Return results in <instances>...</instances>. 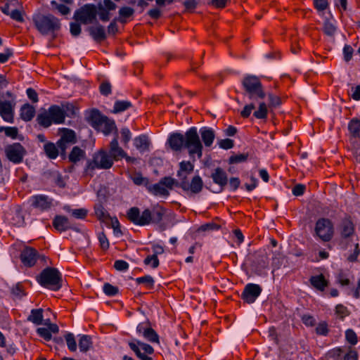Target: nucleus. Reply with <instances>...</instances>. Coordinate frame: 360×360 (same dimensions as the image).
<instances>
[{
    "instance_id": "1",
    "label": "nucleus",
    "mask_w": 360,
    "mask_h": 360,
    "mask_svg": "<svg viewBox=\"0 0 360 360\" xmlns=\"http://www.w3.org/2000/svg\"><path fill=\"white\" fill-rule=\"evenodd\" d=\"M340 235L339 245L342 250L351 252L347 256L349 262H355L360 253L359 238L354 224L349 219H344L338 228Z\"/></svg>"
},
{
    "instance_id": "2",
    "label": "nucleus",
    "mask_w": 360,
    "mask_h": 360,
    "mask_svg": "<svg viewBox=\"0 0 360 360\" xmlns=\"http://www.w3.org/2000/svg\"><path fill=\"white\" fill-rule=\"evenodd\" d=\"M165 214V210L160 207H154L152 210L145 209L143 212L139 207H133L127 211V217L134 224L144 226L160 223Z\"/></svg>"
},
{
    "instance_id": "3",
    "label": "nucleus",
    "mask_w": 360,
    "mask_h": 360,
    "mask_svg": "<svg viewBox=\"0 0 360 360\" xmlns=\"http://www.w3.org/2000/svg\"><path fill=\"white\" fill-rule=\"evenodd\" d=\"M242 85L244 89V94L252 101H259L264 98L266 94L262 84L258 77L248 75L243 78Z\"/></svg>"
},
{
    "instance_id": "4",
    "label": "nucleus",
    "mask_w": 360,
    "mask_h": 360,
    "mask_svg": "<svg viewBox=\"0 0 360 360\" xmlns=\"http://www.w3.org/2000/svg\"><path fill=\"white\" fill-rule=\"evenodd\" d=\"M185 145L184 148L188 150L189 156L195 161V155H196L198 159L202 156L203 146L200 141L199 134L196 127H191L188 129L185 134Z\"/></svg>"
},
{
    "instance_id": "5",
    "label": "nucleus",
    "mask_w": 360,
    "mask_h": 360,
    "mask_svg": "<svg viewBox=\"0 0 360 360\" xmlns=\"http://www.w3.org/2000/svg\"><path fill=\"white\" fill-rule=\"evenodd\" d=\"M37 281L44 288L58 290L62 286V274L57 269L48 267L41 272Z\"/></svg>"
},
{
    "instance_id": "6",
    "label": "nucleus",
    "mask_w": 360,
    "mask_h": 360,
    "mask_svg": "<svg viewBox=\"0 0 360 360\" xmlns=\"http://www.w3.org/2000/svg\"><path fill=\"white\" fill-rule=\"evenodd\" d=\"M179 182L172 177L165 176L162 178L158 183L148 186V191L158 197L167 198L169 195V191L174 186H178Z\"/></svg>"
},
{
    "instance_id": "7",
    "label": "nucleus",
    "mask_w": 360,
    "mask_h": 360,
    "mask_svg": "<svg viewBox=\"0 0 360 360\" xmlns=\"http://www.w3.org/2000/svg\"><path fill=\"white\" fill-rule=\"evenodd\" d=\"M113 163V159L108 153L101 150L94 155L92 160L88 162L86 170L108 169L112 167Z\"/></svg>"
},
{
    "instance_id": "8",
    "label": "nucleus",
    "mask_w": 360,
    "mask_h": 360,
    "mask_svg": "<svg viewBox=\"0 0 360 360\" xmlns=\"http://www.w3.org/2000/svg\"><path fill=\"white\" fill-rule=\"evenodd\" d=\"M128 345L140 360H153L150 355L154 353V349L150 345L133 338L128 342Z\"/></svg>"
},
{
    "instance_id": "9",
    "label": "nucleus",
    "mask_w": 360,
    "mask_h": 360,
    "mask_svg": "<svg viewBox=\"0 0 360 360\" xmlns=\"http://www.w3.org/2000/svg\"><path fill=\"white\" fill-rule=\"evenodd\" d=\"M314 231L320 240L328 242L333 238V225L329 219L321 218L316 221Z\"/></svg>"
},
{
    "instance_id": "10",
    "label": "nucleus",
    "mask_w": 360,
    "mask_h": 360,
    "mask_svg": "<svg viewBox=\"0 0 360 360\" xmlns=\"http://www.w3.org/2000/svg\"><path fill=\"white\" fill-rule=\"evenodd\" d=\"M5 154L9 161L19 164L22 162L26 150L20 143H13L5 147Z\"/></svg>"
},
{
    "instance_id": "11",
    "label": "nucleus",
    "mask_w": 360,
    "mask_h": 360,
    "mask_svg": "<svg viewBox=\"0 0 360 360\" xmlns=\"http://www.w3.org/2000/svg\"><path fill=\"white\" fill-rule=\"evenodd\" d=\"M97 15V7L94 4H86L77 9L74 14L77 22H86L93 21Z\"/></svg>"
},
{
    "instance_id": "12",
    "label": "nucleus",
    "mask_w": 360,
    "mask_h": 360,
    "mask_svg": "<svg viewBox=\"0 0 360 360\" xmlns=\"http://www.w3.org/2000/svg\"><path fill=\"white\" fill-rule=\"evenodd\" d=\"M179 187L181 188L185 191H191L192 193H200L203 186V182L199 176H195L191 182L189 184L187 181L186 176H184L181 181L179 182Z\"/></svg>"
},
{
    "instance_id": "13",
    "label": "nucleus",
    "mask_w": 360,
    "mask_h": 360,
    "mask_svg": "<svg viewBox=\"0 0 360 360\" xmlns=\"http://www.w3.org/2000/svg\"><path fill=\"white\" fill-rule=\"evenodd\" d=\"M86 31L98 43L103 41L108 37L106 27L102 24H86Z\"/></svg>"
},
{
    "instance_id": "14",
    "label": "nucleus",
    "mask_w": 360,
    "mask_h": 360,
    "mask_svg": "<svg viewBox=\"0 0 360 360\" xmlns=\"http://www.w3.org/2000/svg\"><path fill=\"white\" fill-rule=\"evenodd\" d=\"M261 292L262 288L259 285L248 283L245 286L241 297L245 302L252 304L255 302Z\"/></svg>"
},
{
    "instance_id": "15",
    "label": "nucleus",
    "mask_w": 360,
    "mask_h": 360,
    "mask_svg": "<svg viewBox=\"0 0 360 360\" xmlns=\"http://www.w3.org/2000/svg\"><path fill=\"white\" fill-rule=\"evenodd\" d=\"M30 202L33 207L44 211L51 208L53 200L45 195H35L30 198Z\"/></svg>"
},
{
    "instance_id": "16",
    "label": "nucleus",
    "mask_w": 360,
    "mask_h": 360,
    "mask_svg": "<svg viewBox=\"0 0 360 360\" xmlns=\"http://www.w3.org/2000/svg\"><path fill=\"white\" fill-rule=\"evenodd\" d=\"M15 105L13 102L0 100V115L4 121L13 122Z\"/></svg>"
},
{
    "instance_id": "17",
    "label": "nucleus",
    "mask_w": 360,
    "mask_h": 360,
    "mask_svg": "<svg viewBox=\"0 0 360 360\" xmlns=\"http://www.w3.org/2000/svg\"><path fill=\"white\" fill-rule=\"evenodd\" d=\"M53 227L59 231H65L68 229H72L77 232H80L81 229L75 226L70 221L68 218L65 216H56L53 220Z\"/></svg>"
},
{
    "instance_id": "18",
    "label": "nucleus",
    "mask_w": 360,
    "mask_h": 360,
    "mask_svg": "<svg viewBox=\"0 0 360 360\" xmlns=\"http://www.w3.org/2000/svg\"><path fill=\"white\" fill-rule=\"evenodd\" d=\"M42 35L54 39L60 30V24H33Z\"/></svg>"
},
{
    "instance_id": "19",
    "label": "nucleus",
    "mask_w": 360,
    "mask_h": 360,
    "mask_svg": "<svg viewBox=\"0 0 360 360\" xmlns=\"http://www.w3.org/2000/svg\"><path fill=\"white\" fill-rule=\"evenodd\" d=\"M20 258L24 265L32 266L38 258L37 251L32 248H25L21 252Z\"/></svg>"
},
{
    "instance_id": "20",
    "label": "nucleus",
    "mask_w": 360,
    "mask_h": 360,
    "mask_svg": "<svg viewBox=\"0 0 360 360\" xmlns=\"http://www.w3.org/2000/svg\"><path fill=\"white\" fill-rule=\"evenodd\" d=\"M108 153L112 158L113 162L126 156V152L119 146L117 136L110 141Z\"/></svg>"
},
{
    "instance_id": "21",
    "label": "nucleus",
    "mask_w": 360,
    "mask_h": 360,
    "mask_svg": "<svg viewBox=\"0 0 360 360\" xmlns=\"http://www.w3.org/2000/svg\"><path fill=\"white\" fill-rule=\"evenodd\" d=\"M75 143V133L74 131L68 129H64L62 131L60 140L57 142L58 148L64 151L66 148V144Z\"/></svg>"
},
{
    "instance_id": "22",
    "label": "nucleus",
    "mask_w": 360,
    "mask_h": 360,
    "mask_svg": "<svg viewBox=\"0 0 360 360\" xmlns=\"http://www.w3.org/2000/svg\"><path fill=\"white\" fill-rule=\"evenodd\" d=\"M184 139L185 136L184 134L181 133H174L169 136L168 143L173 150L179 151L184 148Z\"/></svg>"
},
{
    "instance_id": "23",
    "label": "nucleus",
    "mask_w": 360,
    "mask_h": 360,
    "mask_svg": "<svg viewBox=\"0 0 360 360\" xmlns=\"http://www.w3.org/2000/svg\"><path fill=\"white\" fill-rule=\"evenodd\" d=\"M49 114L51 116L54 124H61L64 122L65 118V112L63 108L58 105H53L49 108Z\"/></svg>"
},
{
    "instance_id": "24",
    "label": "nucleus",
    "mask_w": 360,
    "mask_h": 360,
    "mask_svg": "<svg viewBox=\"0 0 360 360\" xmlns=\"http://www.w3.org/2000/svg\"><path fill=\"white\" fill-rule=\"evenodd\" d=\"M9 222L16 226H22L25 224V217L20 208L16 207L11 210L8 214Z\"/></svg>"
},
{
    "instance_id": "25",
    "label": "nucleus",
    "mask_w": 360,
    "mask_h": 360,
    "mask_svg": "<svg viewBox=\"0 0 360 360\" xmlns=\"http://www.w3.org/2000/svg\"><path fill=\"white\" fill-rule=\"evenodd\" d=\"M200 134L204 145L206 147H210L215 139L214 131L210 127H202L198 133Z\"/></svg>"
},
{
    "instance_id": "26",
    "label": "nucleus",
    "mask_w": 360,
    "mask_h": 360,
    "mask_svg": "<svg viewBox=\"0 0 360 360\" xmlns=\"http://www.w3.org/2000/svg\"><path fill=\"white\" fill-rule=\"evenodd\" d=\"M134 144L137 150L143 153L149 150L150 141L147 135L141 134L134 139Z\"/></svg>"
},
{
    "instance_id": "27",
    "label": "nucleus",
    "mask_w": 360,
    "mask_h": 360,
    "mask_svg": "<svg viewBox=\"0 0 360 360\" xmlns=\"http://www.w3.org/2000/svg\"><path fill=\"white\" fill-rule=\"evenodd\" d=\"M96 129L101 131L105 135H109L114 131L117 130V127L114 120L105 117Z\"/></svg>"
},
{
    "instance_id": "28",
    "label": "nucleus",
    "mask_w": 360,
    "mask_h": 360,
    "mask_svg": "<svg viewBox=\"0 0 360 360\" xmlns=\"http://www.w3.org/2000/svg\"><path fill=\"white\" fill-rule=\"evenodd\" d=\"M213 181L224 188L228 183L226 173L220 167L217 168L212 174Z\"/></svg>"
},
{
    "instance_id": "29",
    "label": "nucleus",
    "mask_w": 360,
    "mask_h": 360,
    "mask_svg": "<svg viewBox=\"0 0 360 360\" xmlns=\"http://www.w3.org/2000/svg\"><path fill=\"white\" fill-rule=\"evenodd\" d=\"M311 285L318 290L323 291L328 286V282L323 274L312 276L310 278Z\"/></svg>"
},
{
    "instance_id": "30",
    "label": "nucleus",
    "mask_w": 360,
    "mask_h": 360,
    "mask_svg": "<svg viewBox=\"0 0 360 360\" xmlns=\"http://www.w3.org/2000/svg\"><path fill=\"white\" fill-rule=\"evenodd\" d=\"M105 117L98 110L94 109L89 112L87 121L96 129Z\"/></svg>"
},
{
    "instance_id": "31",
    "label": "nucleus",
    "mask_w": 360,
    "mask_h": 360,
    "mask_svg": "<svg viewBox=\"0 0 360 360\" xmlns=\"http://www.w3.org/2000/svg\"><path fill=\"white\" fill-rule=\"evenodd\" d=\"M35 115L34 108L30 104H25L20 108V117L25 122L30 121Z\"/></svg>"
},
{
    "instance_id": "32",
    "label": "nucleus",
    "mask_w": 360,
    "mask_h": 360,
    "mask_svg": "<svg viewBox=\"0 0 360 360\" xmlns=\"http://www.w3.org/2000/svg\"><path fill=\"white\" fill-rule=\"evenodd\" d=\"M179 170L177 172V176L180 179V181L186 174H191L194 169V165L189 161H182L179 163Z\"/></svg>"
},
{
    "instance_id": "33",
    "label": "nucleus",
    "mask_w": 360,
    "mask_h": 360,
    "mask_svg": "<svg viewBox=\"0 0 360 360\" xmlns=\"http://www.w3.org/2000/svg\"><path fill=\"white\" fill-rule=\"evenodd\" d=\"M43 309H34L31 310L30 314L27 317L29 321L32 322L35 325H41L43 322Z\"/></svg>"
},
{
    "instance_id": "34",
    "label": "nucleus",
    "mask_w": 360,
    "mask_h": 360,
    "mask_svg": "<svg viewBox=\"0 0 360 360\" xmlns=\"http://www.w3.org/2000/svg\"><path fill=\"white\" fill-rule=\"evenodd\" d=\"M348 130L352 137L360 138V119L352 118L348 124Z\"/></svg>"
},
{
    "instance_id": "35",
    "label": "nucleus",
    "mask_w": 360,
    "mask_h": 360,
    "mask_svg": "<svg viewBox=\"0 0 360 360\" xmlns=\"http://www.w3.org/2000/svg\"><path fill=\"white\" fill-rule=\"evenodd\" d=\"M37 120L39 125L46 128L50 127L51 124L53 123L51 116L49 114V110L39 113L37 117Z\"/></svg>"
},
{
    "instance_id": "36",
    "label": "nucleus",
    "mask_w": 360,
    "mask_h": 360,
    "mask_svg": "<svg viewBox=\"0 0 360 360\" xmlns=\"http://www.w3.org/2000/svg\"><path fill=\"white\" fill-rule=\"evenodd\" d=\"M91 338L87 335H82L79 337V348L82 352H86L92 347Z\"/></svg>"
},
{
    "instance_id": "37",
    "label": "nucleus",
    "mask_w": 360,
    "mask_h": 360,
    "mask_svg": "<svg viewBox=\"0 0 360 360\" xmlns=\"http://www.w3.org/2000/svg\"><path fill=\"white\" fill-rule=\"evenodd\" d=\"M132 106L131 103L128 101H116L114 104L112 112L114 114L121 113Z\"/></svg>"
},
{
    "instance_id": "38",
    "label": "nucleus",
    "mask_w": 360,
    "mask_h": 360,
    "mask_svg": "<svg viewBox=\"0 0 360 360\" xmlns=\"http://www.w3.org/2000/svg\"><path fill=\"white\" fill-rule=\"evenodd\" d=\"M58 146H56L54 143L51 142L46 143L44 146V152L50 159H56L58 157Z\"/></svg>"
},
{
    "instance_id": "39",
    "label": "nucleus",
    "mask_w": 360,
    "mask_h": 360,
    "mask_svg": "<svg viewBox=\"0 0 360 360\" xmlns=\"http://www.w3.org/2000/svg\"><path fill=\"white\" fill-rule=\"evenodd\" d=\"M94 212L96 217L101 221H106L110 218V214L100 203L94 206Z\"/></svg>"
},
{
    "instance_id": "40",
    "label": "nucleus",
    "mask_w": 360,
    "mask_h": 360,
    "mask_svg": "<svg viewBox=\"0 0 360 360\" xmlns=\"http://www.w3.org/2000/svg\"><path fill=\"white\" fill-rule=\"evenodd\" d=\"M85 156V151L82 150L78 146L73 147L72 151L69 155V160L72 162H77L84 158Z\"/></svg>"
},
{
    "instance_id": "41",
    "label": "nucleus",
    "mask_w": 360,
    "mask_h": 360,
    "mask_svg": "<svg viewBox=\"0 0 360 360\" xmlns=\"http://www.w3.org/2000/svg\"><path fill=\"white\" fill-rule=\"evenodd\" d=\"M67 2L65 0H55L51 4L56 7L58 11L62 15H67L70 13V8L64 4Z\"/></svg>"
},
{
    "instance_id": "42",
    "label": "nucleus",
    "mask_w": 360,
    "mask_h": 360,
    "mask_svg": "<svg viewBox=\"0 0 360 360\" xmlns=\"http://www.w3.org/2000/svg\"><path fill=\"white\" fill-rule=\"evenodd\" d=\"M131 179L136 185H143L146 186V189H148V186L150 184L149 180L148 178L143 177L141 174L136 173L131 176Z\"/></svg>"
},
{
    "instance_id": "43",
    "label": "nucleus",
    "mask_w": 360,
    "mask_h": 360,
    "mask_svg": "<svg viewBox=\"0 0 360 360\" xmlns=\"http://www.w3.org/2000/svg\"><path fill=\"white\" fill-rule=\"evenodd\" d=\"M267 107L264 102H259V108L253 113V115L257 119H265L267 116Z\"/></svg>"
},
{
    "instance_id": "44",
    "label": "nucleus",
    "mask_w": 360,
    "mask_h": 360,
    "mask_svg": "<svg viewBox=\"0 0 360 360\" xmlns=\"http://www.w3.org/2000/svg\"><path fill=\"white\" fill-rule=\"evenodd\" d=\"M65 340L68 349L71 352H75L77 350V342L75 335L71 333H68L65 335Z\"/></svg>"
},
{
    "instance_id": "45",
    "label": "nucleus",
    "mask_w": 360,
    "mask_h": 360,
    "mask_svg": "<svg viewBox=\"0 0 360 360\" xmlns=\"http://www.w3.org/2000/svg\"><path fill=\"white\" fill-rule=\"evenodd\" d=\"M97 15H98L100 20L103 22L109 21L110 19V11L103 7L101 4H99L97 8Z\"/></svg>"
},
{
    "instance_id": "46",
    "label": "nucleus",
    "mask_w": 360,
    "mask_h": 360,
    "mask_svg": "<svg viewBox=\"0 0 360 360\" xmlns=\"http://www.w3.org/2000/svg\"><path fill=\"white\" fill-rule=\"evenodd\" d=\"M134 13V10L129 6L122 7L119 10V18L121 20H127L132 16Z\"/></svg>"
},
{
    "instance_id": "47",
    "label": "nucleus",
    "mask_w": 360,
    "mask_h": 360,
    "mask_svg": "<svg viewBox=\"0 0 360 360\" xmlns=\"http://www.w3.org/2000/svg\"><path fill=\"white\" fill-rule=\"evenodd\" d=\"M143 337L151 343H160L159 335L152 328H150Z\"/></svg>"
},
{
    "instance_id": "48",
    "label": "nucleus",
    "mask_w": 360,
    "mask_h": 360,
    "mask_svg": "<svg viewBox=\"0 0 360 360\" xmlns=\"http://www.w3.org/2000/svg\"><path fill=\"white\" fill-rule=\"evenodd\" d=\"M136 282L138 284H144L146 287L149 288H153L154 285V279L152 276L149 275L136 278Z\"/></svg>"
},
{
    "instance_id": "49",
    "label": "nucleus",
    "mask_w": 360,
    "mask_h": 360,
    "mask_svg": "<svg viewBox=\"0 0 360 360\" xmlns=\"http://www.w3.org/2000/svg\"><path fill=\"white\" fill-rule=\"evenodd\" d=\"M315 8L320 14H323L328 7V0H314Z\"/></svg>"
},
{
    "instance_id": "50",
    "label": "nucleus",
    "mask_w": 360,
    "mask_h": 360,
    "mask_svg": "<svg viewBox=\"0 0 360 360\" xmlns=\"http://www.w3.org/2000/svg\"><path fill=\"white\" fill-rule=\"evenodd\" d=\"M103 289L105 294L108 296H115L119 292L117 287L114 286L108 283H106L103 285Z\"/></svg>"
},
{
    "instance_id": "51",
    "label": "nucleus",
    "mask_w": 360,
    "mask_h": 360,
    "mask_svg": "<svg viewBox=\"0 0 360 360\" xmlns=\"http://www.w3.org/2000/svg\"><path fill=\"white\" fill-rule=\"evenodd\" d=\"M11 293L15 298H21L25 295L24 289L20 283H17L11 288Z\"/></svg>"
},
{
    "instance_id": "52",
    "label": "nucleus",
    "mask_w": 360,
    "mask_h": 360,
    "mask_svg": "<svg viewBox=\"0 0 360 360\" xmlns=\"http://www.w3.org/2000/svg\"><path fill=\"white\" fill-rule=\"evenodd\" d=\"M248 154H237L229 158L230 164H237L245 162L248 159Z\"/></svg>"
},
{
    "instance_id": "53",
    "label": "nucleus",
    "mask_w": 360,
    "mask_h": 360,
    "mask_svg": "<svg viewBox=\"0 0 360 360\" xmlns=\"http://www.w3.org/2000/svg\"><path fill=\"white\" fill-rule=\"evenodd\" d=\"M100 92L103 96H108L111 94L112 86L108 81L103 82L99 86Z\"/></svg>"
},
{
    "instance_id": "54",
    "label": "nucleus",
    "mask_w": 360,
    "mask_h": 360,
    "mask_svg": "<svg viewBox=\"0 0 360 360\" xmlns=\"http://www.w3.org/2000/svg\"><path fill=\"white\" fill-rule=\"evenodd\" d=\"M37 333L46 341H49L52 338V335L48 328H38Z\"/></svg>"
},
{
    "instance_id": "55",
    "label": "nucleus",
    "mask_w": 360,
    "mask_h": 360,
    "mask_svg": "<svg viewBox=\"0 0 360 360\" xmlns=\"http://www.w3.org/2000/svg\"><path fill=\"white\" fill-rule=\"evenodd\" d=\"M144 264L146 265H150L153 268H157L159 266V259L156 255H148L144 259Z\"/></svg>"
},
{
    "instance_id": "56",
    "label": "nucleus",
    "mask_w": 360,
    "mask_h": 360,
    "mask_svg": "<svg viewBox=\"0 0 360 360\" xmlns=\"http://www.w3.org/2000/svg\"><path fill=\"white\" fill-rule=\"evenodd\" d=\"M4 131L7 136L15 139L18 134V129L15 127H1L0 131Z\"/></svg>"
},
{
    "instance_id": "57",
    "label": "nucleus",
    "mask_w": 360,
    "mask_h": 360,
    "mask_svg": "<svg viewBox=\"0 0 360 360\" xmlns=\"http://www.w3.org/2000/svg\"><path fill=\"white\" fill-rule=\"evenodd\" d=\"M121 139L124 146L127 145L131 138V133L128 128H122L120 131Z\"/></svg>"
},
{
    "instance_id": "58",
    "label": "nucleus",
    "mask_w": 360,
    "mask_h": 360,
    "mask_svg": "<svg viewBox=\"0 0 360 360\" xmlns=\"http://www.w3.org/2000/svg\"><path fill=\"white\" fill-rule=\"evenodd\" d=\"M336 29V27L333 24H324L322 27L323 32L329 37L334 36Z\"/></svg>"
},
{
    "instance_id": "59",
    "label": "nucleus",
    "mask_w": 360,
    "mask_h": 360,
    "mask_svg": "<svg viewBox=\"0 0 360 360\" xmlns=\"http://www.w3.org/2000/svg\"><path fill=\"white\" fill-rule=\"evenodd\" d=\"M354 49L350 45L346 44L343 48L344 59L346 62H349L352 58Z\"/></svg>"
},
{
    "instance_id": "60",
    "label": "nucleus",
    "mask_w": 360,
    "mask_h": 360,
    "mask_svg": "<svg viewBox=\"0 0 360 360\" xmlns=\"http://www.w3.org/2000/svg\"><path fill=\"white\" fill-rule=\"evenodd\" d=\"M53 179L56 186L60 188H64L65 186V181L63 178L62 175L58 172L53 174Z\"/></svg>"
},
{
    "instance_id": "61",
    "label": "nucleus",
    "mask_w": 360,
    "mask_h": 360,
    "mask_svg": "<svg viewBox=\"0 0 360 360\" xmlns=\"http://www.w3.org/2000/svg\"><path fill=\"white\" fill-rule=\"evenodd\" d=\"M114 267L117 271H125L129 269V264L124 260H116L114 263Z\"/></svg>"
},
{
    "instance_id": "62",
    "label": "nucleus",
    "mask_w": 360,
    "mask_h": 360,
    "mask_svg": "<svg viewBox=\"0 0 360 360\" xmlns=\"http://www.w3.org/2000/svg\"><path fill=\"white\" fill-rule=\"evenodd\" d=\"M338 282L342 286L348 285L350 283L347 276L343 272L340 271L337 276Z\"/></svg>"
},
{
    "instance_id": "63",
    "label": "nucleus",
    "mask_w": 360,
    "mask_h": 360,
    "mask_svg": "<svg viewBox=\"0 0 360 360\" xmlns=\"http://www.w3.org/2000/svg\"><path fill=\"white\" fill-rule=\"evenodd\" d=\"M219 146L223 149H231L233 147V141L229 139H221L219 141Z\"/></svg>"
},
{
    "instance_id": "64",
    "label": "nucleus",
    "mask_w": 360,
    "mask_h": 360,
    "mask_svg": "<svg viewBox=\"0 0 360 360\" xmlns=\"http://www.w3.org/2000/svg\"><path fill=\"white\" fill-rule=\"evenodd\" d=\"M347 340L352 345H355L357 342V337L356 333L352 330H347L345 333Z\"/></svg>"
}]
</instances>
